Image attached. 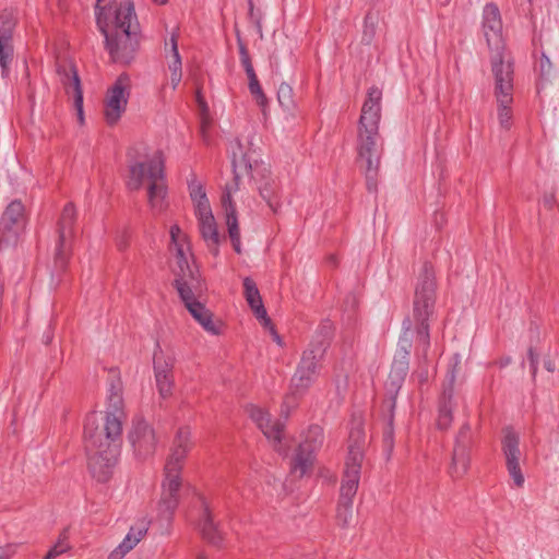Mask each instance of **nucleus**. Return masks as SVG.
<instances>
[{"instance_id":"26","label":"nucleus","mask_w":559,"mask_h":559,"mask_svg":"<svg viewBox=\"0 0 559 559\" xmlns=\"http://www.w3.org/2000/svg\"><path fill=\"white\" fill-rule=\"evenodd\" d=\"M181 486L180 476L174 477L173 475H165L163 481V492L159 501V507L163 512L169 515L176 510L179 503V489Z\"/></svg>"},{"instance_id":"53","label":"nucleus","mask_w":559,"mask_h":559,"mask_svg":"<svg viewBox=\"0 0 559 559\" xmlns=\"http://www.w3.org/2000/svg\"><path fill=\"white\" fill-rule=\"evenodd\" d=\"M15 554L14 545H5L0 547V559H10Z\"/></svg>"},{"instance_id":"54","label":"nucleus","mask_w":559,"mask_h":559,"mask_svg":"<svg viewBox=\"0 0 559 559\" xmlns=\"http://www.w3.org/2000/svg\"><path fill=\"white\" fill-rule=\"evenodd\" d=\"M181 234V229L178 225H173L170 227V239L173 245H177L180 242L179 236Z\"/></svg>"},{"instance_id":"14","label":"nucleus","mask_w":559,"mask_h":559,"mask_svg":"<svg viewBox=\"0 0 559 559\" xmlns=\"http://www.w3.org/2000/svg\"><path fill=\"white\" fill-rule=\"evenodd\" d=\"M76 221V211L73 203H67L58 222V242L55 253V263L59 269H64L70 257L71 238Z\"/></svg>"},{"instance_id":"56","label":"nucleus","mask_w":559,"mask_h":559,"mask_svg":"<svg viewBox=\"0 0 559 559\" xmlns=\"http://www.w3.org/2000/svg\"><path fill=\"white\" fill-rule=\"evenodd\" d=\"M544 367L548 372H554L556 370L555 361L550 357L544 358Z\"/></svg>"},{"instance_id":"27","label":"nucleus","mask_w":559,"mask_h":559,"mask_svg":"<svg viewBox=\"0 0 559 559\" xmlns=\"http://www.w3.org/2000/svg\"><path fill=\"white\" fill-rule=\"evenodd\" d=\"M57 73L60 78L67 94H73V97L83 94L81 80L76 67L72 61L63 60L57 63Z\"/></svg>"},{"instance_id":"10","label":"nucleus","mask_w":559,"mask_h":559,"mask_svg":"<svg viewBox=\"0 0 559 559\" xmlns=\"http://www.w3.org/2000/svg\"><path fill=\"white\" fill-rule=\"evenodd\" d=\"M324 440L323 429L318 425H311L302 436L290 463V472L298 478L312 471L314 454L322 447Z\"/></svg>"},{"instance_id":"12","label":"nucleus","mask_w":559,"mask_h":559,"mask_svg":"<svg viewBox=\"0 0 559 559\" xmlns=\"http://www.w3.org/2000/svg\"><path fill=\"white\" fill-rule=\"evenodd\" d=\"M131 94V79L123 72L107 90L104 98V118L107 124H116L127 109Z\"/></svg>"},{"instance_id":"23","label":"nucleus","mask_w":559,"mask_h":559,"mask_svg":"<svg viewBox=\"0 0 559 559\" xmlns=\"http://www.w3.org/2000/svg\"><path fill=\"white\" fill-rule=\"evenodd\" d=\"M148 531V522L139 521L131 526L123 540L108 555L107 559H122L130 552L146 535Z\"/></svg>"},{"instance_id":"28","label":"nucleus","mask_w":559,"mask_h":559,"mask_svg":"<svg viewBox=\"0 0 559 559\" xmlns=\"http://www.w3.org/2000/svg\"><path fill=\"white\" fill-rule=\"evenodd\" d=\"M202 537L212 546L221 548L224 543V535L219 531L217 523L214 522L213 515L206 502H203V516L200 523Z\"/></svg>"},{"instance_id":"9","label":"nucleus","mask_w":559,"mask_h":559,"mask_svg":"<svg viewBox=\"0 0 559 559\" xmlns=\"http://www.w3.org/2000/svg\"><path fill=\"white\" fill-rule=\"evenodd\" d=\"M357 153V162L359 167L364 169L367 189L369 192H376L382 154V141L379 131H358Z\"/></svg>"},{"instance_id":"6","label":"nucleus","mask_w":559,"mask_h":559,"mask_svg":"<svg viewBox=\"0 0 559 559\" xmlns=\"http://www.w3.org/2000/svg\"><path fill=\"white\" fill-rule=\"evenodd\" d=\"M437 299V283L432 265L425 262L417 276L412 319L415 323L416 341L426 357L430 346L429 319L435 313Z\"/></svg>"},{"instance_id":"7","label":"nucleus","mask_w":559,"mask_h":559,"mask_svg":"<svg viewBox=\"0 0 559 559\" xmlns=\"http://www.w3.org/2000/svg\"><path fill=\"white\" fill-rule=\"evenodd\" d=\"M324 344L309 343L302 352L300 361L290 379L289 393L282 404L281 415L287 419L292 409L297 406V399L302 397L317 381L325 357Z\"/></svg>"},{"instance_id":"49","label":"nucleus","mask_w":559,"mask_h":559,"mask_svg":"<svg viewBox=\"0 0 559 559\" xmlns=\"http://www.w3.org/2000/svg\"><path fill=\"white\" fill-rule=\"evenodd\" d=\"M539 67H540V75H542V78L547 79L550 75V72H551V62H550L549 58L545 53H543V56L540 58Z\"/></svg>"},{"instance_id":"63","label":"nucleus","mask_w":559,"mask_h":559,"mask_svg":"<svg viewBox=\"0 0 559 559\" xmlns=\"http://www.w3.org/2000/svg\"><path fill=\"white\" fill-rule=\"evenodd\" d=\"M328 261H329L330 263H332L333 265H336V257H335V255H330V257H329V259H328Z\"/></svg>"},{"instance_id":"32","label":"nucleus","mask_w":559,"mask_h":559,"mask_svg":"<svg viewBox=\"0 0 559 559\" xmlns=\"http://www.w3.org/2000/svg\"><path fill=\"white\" fill-rule=\"evenodd\" d=\"M170 46V57L168 68L170 70V81L173 88H176L181 81L182 72H181V58L178 51L177 37L171 35L169 43H166V47Z\"/></svg>"},{"instance_id":"62","label":"nucleus","mask_w":559,"mask_h":559,"mask_svg":"<svg viewBox=\"0 0 559 559\" xmlns=\"http://www.w3.org/2000/svg\"><path fill=\"white\" fill-rule=\"evenodd\" d=\"M510 362H511V358L510 357L502 358V359H500L498 361L500 368H503V367L508 366Z\"/></svg>"},{"instance_id":"31","label":"nucleus","mask_w":559,"mask_h":559,"mask_svg":"<svg viewBox=\"0 0 559 559\" xmlns=\"http://www.w3.org/2000/svg\"><path fill=\"white\" fill-rule=\"evenodd\" d=\"M106 415H115L118 419H124L123 399L119 381L110 383Z\"/></svg>"},{"instance_id":"3","label":"nucleus","mask_w":559,"mask_h":559,"mask_svg":"<svg viewBox=\"0 0 559 559\" xmlns=\"http://www.w3.org/2000/svg\"><path fill=\"white\" fill-rule=\"evenodd\" d=\"M128 180L127 187L132 191L140 190L147 182V199L153 211L163 212L167 207V186L163 153L156 151L152 156L146 147H132L127 153Z\"/></svg>"},{"instance_id":"45","label":"nucleus","mask_w":559,"mask_h":559,"mask_svg":"<svg viewBox=\"0 0 559 559\" xmlns=\"http://www.w3.org/2000/svg\"><path fill=\"white\" fill-rule=\"evenodd\" d=\"M13 57V46L0 44V67L2 69V75L5 76L9 72V63Z\"/></svg>"},{"instance_id":"25","label":"nucleus","mask_w":559,"mask_h":559,"mask_svg":"<svg viewBox=\"0 0 559 559\" xmlns=\"http://www.w3.org/2000/svg\"><path fill=\"white\" fill-rule=\"evenodd\" d=\"M243 295L255 318L262 325L266 326L271 324V319L267 317L260 292L251 277L243 278Z\"/></svg>"},{"instance_id":"2","label":"nucleus","mask_w":559,"mask_h":559,"mask_svg":"<svg viewBox=\"0 0 559 559\" xmlns=\"http://www.w3.org/2000/svg\"><path fill=\"white\" fill-rule=\"evenodd\" d=\"M122 424L115 415H105L102 427L91 417L84 426L88 469L98 483H107L118 462L122 442Z\"/></svg>"},{"instance_id":"41","label":"nucleus","mask_w":559,"mask_h":559,"mask_svg":"<svg viewBox=\"0 0 559 559\" xmlns=\"http://www.w3.org/2000/svg\"><path fill=\"white\" fill-rule=\"evenodd\" d=\"M377 22L378 19L376 15H373L371 12H368L364 20V29H362V36L361 41L366 45H370L374 35H376V28H377Z\"/></svg>"},{"instance_id":"17","label":"nucleus","mask_w":559,"mask_h":559,"mask_svg":"<svg viewBox=\"0 0 559 559\" xmlns=\"http://www.w3.org/2000/svg\"><path fill=\"white\" fill-rule=\"evenodd\" d=\"M473 442L472 429L469 424H464L460 428L452 451L450 475L452 478H462L469 467V451Z\"/></svg>"},{"instance_id":"19","label":"nucleus","mask_w":559,"mask_h":559,"mask_svg":"<svg viewBox=\"0 0 559 559\" xmlns=\"http://www.w3.org/2000/svg\"><path fill=\"white\" fill-rule=\"evenodd\" d=\"M135 455L139 459H146L155 452L157 439L152 426L142 418H136L128 433Z\"/></svg>"},{"instance_id":"15","label":"nucleus","mask_w":559,"mask_h":559,"mask_svg":"<svg viewBox=\"0 0 559 559\" xmlns=\"http://www.w3.org/2000/svg\"><path fill=\"white\" fill-rule=\"evenodd\" d=\"M24 206L22 202L12 201L0 218V249H9L17 243L22 229Z\"/></svg>"},{"instance_id":"64","label":"nucleus","mask_w":559,"mask_h":559,"mask_svg":"<svg viewBox=\"0 0 559 559\" xmlns=\"http://www.w3.org/2000/svg\"><path fill=\"white\" fill-rule=\"evenodd\" d=\"M197 559H207L206 556L204 554H199Z\"/></svg>"},{"instance_id":"47","label":"nucleus","mask_w":559,"mask_h":559,"mask_svg":"<svg viewBox=\"0 0 559 559\" xmlns=\"http://www.w3.org/2000/svg\"><path fill=\"white\" fill-rule=\"evenodd\" d=\"M226 225L228 228V235L230 239L240 238V231L238 226V219L236 216V210H231L230 214L226 216Z\"/></svg>"},{"instance_id":"48","label":"nucleus","mask_w":559,"mask_h":559,"mask_svg":"<svg viewBox=\"0 0 559 559\" xmlns=\"http://www.w3.org/2000/svg\"><path fill=\"white\" fill-rule=\"evenodd\" d=\"M176 248V260H177V270H187L188 267H191V265L188 262V259L186 257L183 245L181 242H178L177 245H174Z\"/></svg>"},{"instance_id":"59","label":"nucleus","mask_w":559,"mask_h":559,"mask_svg":"<svg viewBox=\"0 0 559 559\" xmlns=\"http://www.w3.org/2000/svg\"><path fill=\"white\" fill-rule=\"evenodd\" d=\"M207 127H209V123L203 121L202 126H201V134H202L203 141L205 143H209V135H207V131H206Z\"/></svg>"},{"instance_id":"35","label":"nucleus","mask_w":559,"mask_h":559,"mask_svg":"<svg viewBox=\"0 0 559 559\" xmlns=\"http://www.w3.org/2000/svg\"><path fill=\"white\" fill-rule=\"evenodd\" d=\"M174 365L175 358L170 355H166L159 344H157L153 356L154 373L174 376Z\"/></svg>"},{"instance_id":"44","label":"nucleus","mask_w":559,"mask_h":559,"mask_svg":"<svg viewBox=\"0 0 559 559\" xmlns=\"http://www.w3.org/2000/svg\"><path fill=\"white\" fill-rule=\"evenodd\" d=\"M236 36H237V44H238V48H239V55H240L241 64L245 68L246 72L250 71V70L253 69V66H252V62H251V58H250L248 48H247L246 44L243 43V40H242V38L240 36L239 31H236Z\"/></svg>"},{"instance_id":"11","label":"nucleus","mask_w":559,"mask_h":559,"mask_svg":"<svg viewBox=\"0 0 559 559\" xmlns=\"http://www.w3.org/2000/svg\"><path fill=\"white\" fill-rule=\"evenodd\" d=\"M495 78V96L498 103V119L501 128L509 130L512 124L511 104L513 103L514 68L510 66L492 72Z\"/></svg>"},{"instance_id":"55","label":"nucleus","mask_w":559,"mask_h":559,"mask_svg":"<svg viewBox=\"0 0 559 559\" xmlns=\"http://www.w3.org/2000/svg\"><path fill=\"white\" fill-rule=\"evenodd\" d=\"M543 204L545 207L547 209H552L554 204H555V195L554 193H549V194H545L544 198H543Z\"/></svg>"},{"instance_id":"29","label":"nucleus","mask_w":559,"mask_h":559,"mask_svg":"<svg viewBox=\"0 0 559 559\" xmlns=\"http://www.w3.org/2000/svg\"><path fill=\"white\" fill-rule=\"evenodd\" d=\"M185 306L190 312V314L194 318V320L198 321L206 332L213 335L219 334V328L213 321L212 311L207 309L202 302H189L188 305Z\"/></svg>"},{"instance_id":"16","label":"nucleus","mask_w":559,"mask_h":559,"mask_svg":"<svg viewBox=\"0 0 559 559\" xmlns=\"http://www.w3.org/2000/svg\"><path fill=\"white\" fill-rule=\"evenodd\" d=\"M175 281L174 287L177 289L180 299L185 305L189 302L199 301L204 292L206 285L201 277V274L197 267H188L187 270L174 271Z\"/></svg>"},{"instance_id":"30","label":"nucleus","mask_w":559,"mask_h":559,"mask_svg":"<svg viewBox=\"0 0 559 559\" xmlns=\"http://www.w3.org/2000/svg\"><path fill=\"white\" fill-rule=\"evenodd\" d=\"M199 229L202 238L206 242L210 251L214 254H218V245L221 241L219 234L215 218H205L199 221Z\"/></svg>"},{"instance_id":"50","label":"nucleus","mask_w":559,"mask_h":559,"mask_svg":"<svg viewBox=\"0 0 559 559\" xmlns=\"http://www.w3.org/2000/svg\"><path fill=\"white\" fill-rule=\"evenodd\" d=\"M527 356H528V360H530V365H531L532 376H533V378H535L536 373H537V368H538V355L535 353L533 347H530L528 352H527Z\"/></svg>"},{"instance_id":"38","label":"nucleus","mask_w":559,"mask_h":559,"mask_svg":"<svg viewBox=\"0 0 559 559\" xmlns=\"http://www.w3.org/2000/svg\"><path fill=\"white\" fill-rule=\"evenodd\" d=\"M333 336V324L331 321L325 320L323 321L313 337V340L310 343H317V344H324V353H326V349L330 346L331 338Z\"/></svg>"},{"instance_id":"37","label":"nucleus","mask_w":559,"mask_h":559,"mask_svg":"<svg viewBox=\"0 0 559 559\" xmlns=\"http://www.w3.org/2000/svg\"><path fill=\"white\" fill-rule=\"evenodd\" d=\"M246 74L249 80V91H250L251 95L254 97L257 104L264 111L266 104H267V98L262 91V87L259 83V80H258L254 69L247 71Z\"/></svg>"},{"instance_id":"60","label":"nucleus","mask_w":559,"mask_h":559,"mask_svg":"<svg viewBox=\"0 0 559 559\" xmlns=\"http://www.w3.org/2000/svg\"><path fill=\"white\" fill-rule=\"evenodd\" d=\"M417 377H418V380H419L420 383L427 382V380H428V370L427 369L420 370L417 373Z\"/></svg>"},{"instance_id":"1","label":"nucleus","mask_w":559,"mask_h":559,"mask_svg":"<svg viewBox=\"0 0 559 559\" xmlns=\"http://www.w3.org/2000/svg\"><path fill=\"white\" fill-rule=\"evenodd\" d=\"M95 16L111 61L130 64L140 45L139 25L132 24V20H136L133 2L124 0L116 4L115 0H97Z\"/></svg>"},{"instance_id":"40","label":"nucleus","mask_w":559,"mask_h":559,"mask_svg":"<svg viewBox=\"0 0 559 559\" xmlns=\"http://www.w3.org/2000/svg\"><path fill=\"white\" fill-rule=\"evenodd\" d=\"M155 374V382L157 391L162 399H167L173 394L174 376L169 374Z\"/></svg>"},{"instance_id":"34","label":"nucleus","mask_w":559,"mask_h":559,"mask_svg":"<svg viewBox=\"0 0 559 559\" xmlns=\"http://www.w3.org/2000/svg\"><path fill=\"white\" fill-rule=\"evenodd\" d=\"M188 452L189 451L183 448L173 445L171 453L165 464V475H173L174 477L180 476Z\"/></svg>"},{"instance_id":"57","label":"nucleus","mask_w":559,"mask_h":559,"mask_svg":"<svg viewBox=\"0 0 559 559\" xmlns=\"http://www.w3.org/2000/svg\"><path fill=\"white\" fill-rule=\"evenodd\" d=\"M117 247L120 251H123L128 248V239L126 236H122L117 240Z\"/></svg>"},{"instance_id":"39","label":"nucleus","mask_w":559,"mask_h":559,"mask_svg":"<svg viewBox=\"0 0 559 559\" xmlns=\"http://www.w3.org/2000/svg\"><path fill=\"white\" fill-rule=\"evenodd\" d=\"M278 104L286 111H292L295 108L293 87L287 83H282L277 91Z\"/></svg>"},{"instance_id":"36","label":"nucleus","mask_w":559,"mask_h":559,"mask_svg":"<svg viewBox=\"0 0 559 559\" xmlns=\"http://www.w3.org/2000/svg\"><path fill=\"white\" fill-rule=\"evenodd\" d=\"M15 19L11 13L0 14V44L12 45L13 31L15 28Z\"/></svg>"},{"instance_id":"20","label":"nucleus","mask_w":559,"mask_h":559,"mask_svg":"<svg viewBox=\"0 0 559 559\" xmlns=\"http://www.w3.org/2000/svg\"><path fill=\"white\" fill-rule=\"evenodd\" d=\"M382 92L377 86L368 90L358 123V131H379Z\"/></svg>"},{"instance_id":"52","label":"nucleus","mask_w":559,"mask_h":559,"mask_svg":"<svg viewBox=\"0 0 559 559\" xmlns=\"http://www.w3.org/2000/svg\"><path fill=\"white\" fill-rule=\"evenodd\" d=\"M201 195H203V198H206V193L201 185L190 187V197L194 201V203L198 202V200H201Z\"/></svg>"},{"instance_id":"18","label":"nucleus","mask_w":559,"mask_h":559,"mask_svg":"<svg viewBox=\"0 0 559 559\" xmlns=\"http://www.w3.org/2000/svg\"><path fill=\"white\" fill-rule=\"evenodd\" d=\"M501 443L509 475L513 479L514 485L521 488L523 487L525 479L520 466V460L522 456L520 450V437L511 427H506L503 429V439Z\"/></svg>"},{"instance_id":"8","label":"nucleus","mask_w":559,"mask_h":559,"mask_svg":"<svg viewBox=\"0 0 559 559\" xmlns=\"http://www.w3.org/2000/svg\"><path fill=\"white\" fill-rule=\"evenodd\" d=\"M483 32L491 52V71L495 72V67L498 69H502V67L507 66L514 68L512 58L506 55V45L502 37V21L500 11L495 3H487L484 8Z\"/></svg>"},{"instance_id":"21","label":"nucleus","mask_w":559,"mask_h":559,"mask_svg":"<svg viewBox=\"0 0 559 559\" xmlns=\"http://www.w3.org/2000/svg\"><path fill=\"white\" fill-rule=\"evenodd\" d=\"M250 418L257 424L259 429L269 439L274 441V448L281 451L282 435L284 430V423L281 420H272L271 415L264 409L250 405L248 407Z\"/></svg>"},{"instance_id":"61","label":"nucleus","mask_w":559,"mask_h":559,"mask_svg":"<svg viewBox=\"0 0 559 559\" xmlns=\"http://www.w3.org/2000/svg\"><path fill=\"white\" fill-rule=\"evenodd\" d=\"M230 240H231V243H233L234 250H235L238 254H240V253H241L240 238L230 239Z\"/></svg>"},{"instance_id":"5","label":"nucleus","mask_w":559,"mask_h":559,"mask_svg":"<svg viewBox=\"0 0 559 559\" xmlns=\"http://www.w3.org/2000/svg\"><path fill=\"white\" fill-rule=\"evenodd\" d=\"M365 431L360 421H355L348 437V454L340 489L336 520L340 526H348L353 516V499L357 493L361 463L364 460Z\"/></svg>"},{"instance_id":"13","label":"nucleus","mask_w":559,"mask_h":559,"mask_svg":"<svg viewBox=\"0 0 559 559\" xmlns=\"http://www.w3.org/2000/svg\"><path fill=\"white\" fill-rule=\"evenodd\" d=\"M461 356L459 354H454L451 358L450 368L442 384V392L439 399L437 427L440 430H447L453 420L452 412L456 406L454 383L456 374L461 371Z\"/></svg>"},{"instance_id":"43","label":"nucleus","mask_w":559,"mask_h":559,"mask_svg":"<svg viewBox=\"0 0 559 559\" xmlns=\"http://www.w3.org/2000/svg\"><path fill=\"white\" fill-rule=\"evenodd\" d=\"M173 445L180 447L188 451L192 448L191 431L189 427H180L175 436Z\"/></svg>"},{"instance_id":"51","label":"nucleus","mask_w":559,"mask_h":559,"mask_svg":"<svg viewBox=\"0 0 559 559\" xmlns=\"http://www.w3.org/2000/svg\"><path fill=\"white\" fill-rule=\"evenodd\" d=\"M74 108L76 109L79 122L82 124L84 122L83 94L78 93V95L74 96Z\"/></svg>"},{"instance_id":"46","label":"nucleus","mask_w":559,"mask_h":559,"mask_svg":"<svg viewBox=\"0 0 559 559\" xmlns=\"http://www.w3.org/2000/svg\"><path fill=\"white\" fill-rule=\"evenodd\" d=\"M195 214L199 221L214 217L207 198L201 195V200L195 202Z\"/></svg>"},{"instance_id":"22","label":"nucleus","mask_w":559,"mask_h":559,"mask_svg":"<svg viewBox=\"0 0 559 559\" xmlns=\"http://www.w3.org/2000/svg\"><path fill=\"white\" fill-rule=\"evenodd\" d=\"M250 418L257 424L259 429L269 439L274 441V448L281 451L282 435L284 430V423L281 420H272L271 415L264 409L250 405L248 407Z\"/></svg>"},{"instance_id":"58","label":"nucleus","mask_w":559,"mask_h":559,"mask_svg":"<svg viewBox=\"0 0 559 559\" xmlns=\"http://www.w3.org/2000/svg\"><path fill=\"white\" fill-rule=\"evenodd\" d=\"M265 328H266V329H269V330L271 331V333H272V335H273L274 341H275L276 343L281 344V343H282V340H281L280 335L277 334V332H276V330H275L274 325L271 323V324L266 325Z\"/></svg>"},{"instance_id":"33","label":"nucleus","mask_w":559,"mask_h":559,"mask_svg":"<svg viewBox=\"0 0 559 559\" xmlns=\"http://www.w3.org/2000/svg\"><path fill=\"white\" fill-rule=\"evenodd\" d=\"M261 198L267 203L270 209L275 213L281 203L277 195V185L274 179L263 177V182L258 187Z\"/></svg>"},{"instance_id":"42","label":"nucleus","mask_w":559,"mask_h":559,"mask_svg":"<svg viewBox=\"0 0 559 559\" xmlns=\"http://www.w3.org/2000/svg\"><path fill=\"white\" fill-rule=\"evenodd\" d=\"M68 539V528H64L58 538V542L48 550L44 559H55L70 549L66 543Z\"/></svg>"},{"instance_id":"4","label":"nucleus","mask_w":559,"mask_h":559,"mask_svg":"<svg viewBox=\"0 0 559 559\" xmlns=\"http://www.w3.org/2000/svg\"><path fill=\"white\" fill-rule=\"evenodd\" d=\"M404 333L400 338L399 348L394 355L388 381L385 383L389 400L383 404L385 424L382 433L383 451L386 460L391 459L394 449V409L396 406V395L402 388L408 372L409 354L412 348L411 319L404 321Z\"/></svg>"},{"instance_id":"24","label":"nucleus","mask_w":559,"mask_h":559,"mask_svg":"<svg viewBox=\"0 0 559 559\" xmlns=\"http://www.w3.org/2000/svg\"><path fill=\"white\" fill-rule=\"evenodd\" d=\"M236 142H237L238 147L241 150L240 141L237 140ZM231 164H233L235 183H234V187H228L227 186L225 188L224 192H223V195H222V205H223V207L225 210L226 216L228 214H230L231 210H236V207H235V205L233 203V199H231V191L238 189V181H239V178H240L238 169L243 167L246 170H250V171L253 170L252 164L249 162L247 155L242 154L241 151H240V157L239 158L237 157V154L235 152L233 153Z\"/></svg>"}]
</instances>
